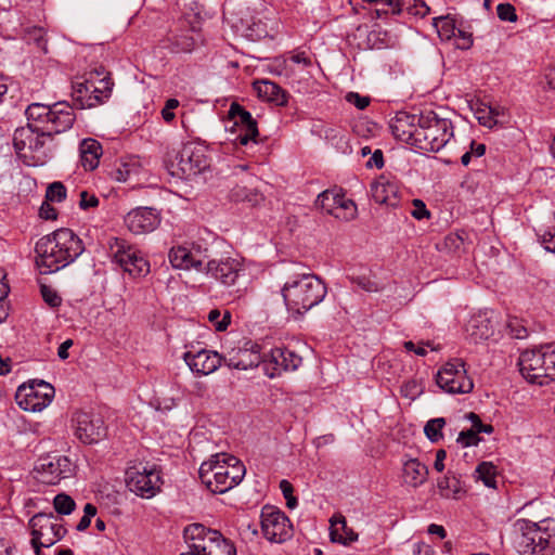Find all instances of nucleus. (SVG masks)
Listing matches in <instances>:
<instances>
[{
    "label": "nucleus",
    "mask_w": 555,
    "mask_h": 555,
    "mask_svg": "<svg viewBox=\"0 0 555 555\" xmlns=\"http://www.w3.org/2000/svg\"><path fill=\"white\" fill-rule=\"evenodd\" d=\"M126 475L129 490L139 496L151 499L160 490V473L155 466H134Z\"/></svg>",
    "instance_id": "f3484780"
},
{
    "label": "nucleus",
    "mask_w": 555,
    "mask_h": 555,
    "mask_svg": "<svg viewBox=\"0 0 555 555\" xmlns=\"http://www.w3.org/2000/svg\"><path fill=\"white\" fill-rule=\"evenodd\" d=\"M346 101L353 104L359 109H364L370 104L369 96H362L357 92H349L346 94Z\"/></svg>",
    "instance_id": "680f3d73"
},
{
    "label": "nucleus",
    "mask_w": 555,
    "mask_h": 555,
    "mask_svg": "<svg viewBox=\"0 0 555 555\" xmlns=\"http://www.w3.org/2000/svg\"><path fill=\"white\" fill-rule=\"evenodd\" d=\"M179 106L177 99H169L166 101L165 106L162 109V117L166 122H171L175 119L173 109Z\"/></svg>",
    "instance_id": "052dcab7"
},
{
    "label": "nucleus",
    "mask_w": 555,
    "mask_h": 555,
    "mask_svg": "<svg viewBox=\"0 0 555 555\" xmlns=\"http://www.w3.org/2000/svg\"><path fill=\"white\" fill-rule=\"evenodd\" d=\"M280 489L286 500V506L288 508H294L297 505V499L293 495V485L288 480H281Z\"/></svg>",
    "instance_id": "6e6d98bb"
},
{
    "label": "nucleus",
    "mask_w": 555,
    "mask_h": 555,
    "mask_svg": "<svg viewBox=\"0 0 555 555\" xmlns=\"http://www.w3.org/2000/svg\"><path fill=\"white\" fill-rule=\"evenodd\" d=\"M541 237H542V242L545 246V249L548 251L555 253V215H554V218H553L551 224L543 232Z\"/></svg>",
    "instance_id": "603ef678"
},
{
    "label": "nucleus",
    "mask_w": 555,
    "mask_h": 555,
    "mask_svg": "<svg viewBox=\"0 0 555 555\" xmlns=\"http://www.w3.org/2000/svg\"><path fill=\"white\" fill-rule=\"evenodd\" d=\"M467 337L474 343L489 339L494 334V323L488 312H478L468 320L465 327Z\"/></svg>",
    "instance_id": "bb28decb"
},
{
    "label": "nucleus",
    "mask_w": 555,
    "mask_h": 555,
    "mask_svg": "<svg viewBox=\"0 0 555 555\" xmlns=\"http://www.w3.org/2000/svg\"><path fill=\"white\" fill-rule=\"evenodd\" d=\"M289 61L295 64H301L304 67H310L312 65L311 57L304 51L293 52L289 56Z\"/></svg>",
    "instance_id": "774afa93"
},
{
    "label": "nucleus",
    "mask_w": 555,
    "mask_h": 555,
    "mask_svg": "<svg viewBox=\"0 0 555 555\" xmlns=\"http://www.w3.org/2000/svg\"><path fill=\"white\" fill-rule=\"evenodd\" d=\"M75 119V112L67 102H56L51 105L44 132H49L50 138L53 140V134L70 129Z\"/></svg>",
    "instance_id": "4be33fe9"
},
{
    "label": "nucleus",
    "mask_w": 555,
    "mask_h": 555,
    "mask_svg": "<svg viewBox=\"0 0 555 555\" xmlns=\"http://www.w3.org/2000/svg\"><path fill=\"white\" fill-rule=\"evenodd\" d=\"M446 425V421L442 417H437L428 421L425 425L424 431L427 438L431 442H437L442 438V428Z\"/></svg>",
    "instance_id": "a18cd8bd"
},
{
    "label": "nucleus",
    "mask_w": 555,
    "mask_h": 555,
    "mask_svg": "<svg viewBox=\"0 0 555 555\" xmlns=\"http://www.w3.org/2000/svg\"><path fill=\"white\" fill-rule=\"evenodd\" d=\"M168 41L170 50L175 53L191 52L195 46V40L189 31L175 34L168 38Z\"/></svg>",
    "instance_id": "ea45409f"
},
{
    "label": "nucleus",
    "mask_w": 555,
    "mask_h": 555,
    "mask_svg": "<svg viewBox=\"0 0 555 555\" xmlns=\"http://www.w3.org/2000/svg\"><path fill=\"white\" fill-rule=\"evenodd\" d=\"M428 467L417 459H410L402 466V483L411 488H418L428 478Z\"/></svg>",
    "instance_id": "c85d7f7f"
},
{
    "label": "nucleus",
    "mask_w": 555,
    "mask_h": 555,
    "mask_svg": "<svg viewBox=\"0 0 555 555\" xmlns=\"http://www.w3.org/2000/svg\"><path fill=\"white\" fill-rule=\"evenodd\" d=\"M518 365L521 375L531 384L543 386L555 380V350L551 347L525 350Z\"/></svg>",
    "instance_id": "39448f33"
},
{
    "label": "nucleus",
    "mask_w": 555,
    "mask_h": 555,
    "mask_svg": "<svg viewBox=\"0 0 555 555\" xmlns=\"http://www.w3.org/2000/svg\"><path fill=\"white\" fill-rule=\"evenodd\" d=\"M246 473L244 464L234 455L217 453L202 463L198 474L212 493H225L237 486Z\"/></svg>",
    "instance_id": "f03ea898"
},
{
    "label": "nucleus",
    "mask_w": 555,
    "mask_h": 555,
    "mask_svg": "<svg viewBox=\"0 0 555 555\" xmlns=\"http://www.w3.org/2000/svg\"><path fill=\"white\" fill-rule=\"evenodd\" d=\"M496 14L501 21L512 23L517 21L516 10L511 3H500L496 7Z\"/></svg>",
    "instance_id": "3c124183"
},
{
    "label": "nucleus",
    "mask_w": 555,
    "mask_h": 555,
    "mask_svg": "<svg viewBox=\"0 0 555 555\" xmlns=\"http://www.w3.org/2000/svg\"><path fill=\"white\" fill-rule=\"evenodd\" d=\"M228 116L237 128L250 125V122L255 120L251 114L237 103L231 104Z\"/></svg>",
    "instance_id": "a19ab883"
},
{
    "label": "nucleus",
    "mask_w": 555,
    "mask_h": 555,
    "mask_svg": "<svg viewBox=\"0 0 555 555\" xmlns=\"http://www.w3.org/2000/svg\"><path fill=\"white\" fill-rule=\"evenodd\" d=\"M99 205V198L94 194H90L87 191L80 192L79 207L81 209L94 208Z\"/></svg>",
    "instance_id": "0e129e2a"
},
{
    "label": "nucleus",
    "mask_w": 555,
    "mask_h": 555,
    "mask_svg": "<svg viewBox=\"0 0 555 555\" xmlns=\"http://www.w3.org/2000/svg\"><path fill=\"white\" fill-rule=\"evenodd\" d=\"M436 383L448 393H469L474 389L465 362L460 358L448 361L438 370Z\"/></svg>",
    "instance_id": "6e6552de"
},
{
    "label": "nucleus",
    "mask_w": 555,
    "mask_h": 555,
    "mask_svg": "<svg viewBox=\"0 0 555 555\" xmlns=\"http://www.w3.org/2000/svg\"><path fill=\"white\" fill-rule=\"evenodd\" d=\"M35 478L44 485H57L74 473L72 461L60 454H46L38 459L35 468Z\"/></svg>",
    "instance_id": "9d476101"
},
{
    "label": "nucleus",
    "mask_w": 555,
    "mask_h": 555,
    "mask_svg": "<svg viewBox=\"0 0 555 555\" xmlns=\"http://www.w3.org/2000/svg\"><path fill=\"white\" fill-rule=\"evenodd\" d=\"M467 238L465 231L450 233L443 240V248L451 254L460 255L466 249Z\"/></svg>",
    "instance_id": "58836bf2"
},
{
    "label": "nucleus",
    "mask_w": 555,
    "mask_h": 555,
    "mask_svg": "<svg viewBox=\"0 0 555 555\" xmlns=\"http://www.w3.org/2000/svg\"><path fill=\"white\" fill-rule=\"evenodd\" d=\"M52 141L49 132L31 125L17 128L13 135L15 153L27 166L44 165L51 151L49 143Z\"/></svg>",
    "instance_id": "20e7f679"
},
{
    "label": "nucleus",
    "mask_w": 555,
    "mask_h": 555,
    "mask_svg": "<svg viewBox=\"0 0 555 555\" xmlns=\"http://www.w3.org/2000/svg\"><path fill=\"white\" fill-rule=\"evenodd\" d=\"M139 163L133 158H121L116 160L108 171V176L116 182H126L132 175H138Z\"/></svg>",
    "instance_id": "72a5a7b5"
},
{
    "label": "nucleus",
    "mask_w": 555,
    "mask_h": 555,
    "mask_svg": "<svg viewBox=\"0 0 555 555\" xmlns=\"http://www.w3.org/2000/svg\"><path fill=\"white\" fill-rule=\"evenodd\" d=\"M83 513V516L81 517L76 527L78 531H83L90 526L91 518L96 514V507L91 503H87L85 505Z\"/></svg>",
    "instance_id": "5fc2aeb1"
},
{
    "label": "nucleus",
    "mask_w": 555,
    "mask_h": 555,
    "mask_svg": "<svg viewBox=\"0 0 555 555\" xmlns=\"http://www.w3.org/2000/svg\"><path fill=\"white\" fill-rule=\"evenodd\" d=\"M258 179L253 175H244L237 178L230 190V198L233 202H247L250 205H258L263 201L262 194L257 188Z\"/></svg>",
    "instance_id": "b1692460"
},
{
    "label": "nucleus",
    "mask_w": 555,
    "mask_h": 555,
    "mask_svg": "<svg viewBox=\"0 0 555 555\" xmlns=\"http://www.w3.org/2000/svg\"><path fill=\"white\" fill-rule=\"evenodd\" d=\"M301 362V357L295 351L285 347H276L271 350L270 359L267 363L273 366V372L268 373V375L274 377L281 375L282 372L295 371L300 366Z\"/></svg>",
    "instance_id": "a878e982"
},
{
    "label": "nucleus",
    "mask_w": 555,
    "mask_h": 555,
    "mask_svg": "<svg viewBox=\"0 0 555 555\" xmlns=\"http://www.w3.org/2000/svg\"><path fill=\"white\" fill-rule=\"evenodd\" d=\"M168 257L173 268L185 270L194 268L197 271H204V262L208 259L207 249H202L198 245H193L190 248L172 247Z\"/></svg>",
    "instance_id": "6ab92c4d"
},
{
    "label": "nucleus",
    "mask_w": 555,
    "mask_h": 555,
    "mask_svg": "<svg viewBox=\"0 0 555 555\" xmlns=\"http://www.w3.org/2000/svg\"><path fill=\"white\" fill-rule=\"evenodd\" d=\"M268 69L270 73L278 75V76H291L293 70L288 66V60L283 56H278L271 60V62L268 64Z\"/></svg>",
    "instance_id": "8fccbe9b"
},
{
    "label": "nucleus",
    "mask_w": 555,
    "mask_h": 555,
    "mask_svg": "<svg viewBox=\"0 0 555 555\" xmlns=\"http://www.w3.org/2000/svg\"><path fill=\"white\" fill-rule=\"evenodd\" d=\"M514 527L520 533L517 543L525 555H555L550 550L546 532H543L535 522L518 519Z\"/></svg>",
    "instance_id": "9b49d317"
},
{
    "label": "nucleus",
    "mask_w": 555,
    "mask_h": 555,
    "mask_svg": "<svg viewBox=\"0 0 555 555\" xmlns=\"http://www.w3.org/2000/svg\"><path fill=\"white\" fill-rule=\"evenodd\" d=\"M54 509L62 515H69L75 509V501L65 493L57 494L53 500Z\"/></svg>",
    "instance_id": "de8ad7c7"
},
{
    "label": "nucleus",
    "mask_w": 555,
    "mask_h": 555,
    "mask_svg": "<svg viewBox=\"0 0 555 555\" xmlns=\"http://www.w3.org/2000/svg\"><path fill=\"white\" fill-rule=\"evenodd\" d=\"M452 137L453 128L449 119L439 118L434 112L420 115L415 147L426 152H438Z\"/></svg>",
    "instance_id": "423d86ee"
},
{
    "label": "nucleus",
    "mask_w": 555,
    "mask_h": 555,
    "mask_svg": "<svg viewBox=\"0 0 555 555\" xmlns=\"http://www.w3.org/2000/svg\"><path fill=\"white\" fill-rule=\"evenodd\" d=\"M51 105H46L41 103H33L26 109V115L28 119L27 125H31L34 128H38L40 130H44L47 127V121L49 119Z\"/></svg>",
    "instance_id": "c9c22d12"
},
{
    "label": "nucleus",
    "mask_w": 555,
    "mask_h": 555,
    "mask_svg": "<svg viewBox=\"0 0 555 555\" xmlns=\"http://www.w3.org/2000/svg\"><path fill=\"white\" fill-rule=\"evenodd\" d=\"M238 134L235 139L241 145H247L250 141L257 143V137L259 134L257 121L254 120L250 125L238 128Z\"/></svg>",
    "instance_id": "c03bdc74"
},
{
    "label": "nucleus",
    "mask_w": 555,
    "mask_h": 555,
    "mask_svg": "<svg viewBox=\"0 0 555 555\" xmlns=\"http://www.w3.org/2000/svg\"><path fill=\"white\" fill-rule=\"evenodd\" d=\"M52 202L47 199L42 203L39 208V216L44 220H56L57 210L51 205Z\"/></svg>",
    "instance_id": "338daca9"
},
{
    "label": "nucleus",
    "mask_w": 555,
    "mask_h": 555,
    "mask_svg": "<svg viewBox=\"0 0 555 555\" xmlns=\"http://www.w3.org/2000/svg\"><path fill=\"white\" fill-rule=\"evenodd\" d=\"M254 89L256 90L258 96L264 101L272 102L280 106L287 104L286 92L273 81H256L254 82Z\"/></svg>",
    "instance_id": "2f4dec72"
},
{
    "label": "nucleus",
    "mask_w": 555,
    "mask_h": 555,
    "mask_svg": "<svg viewBox=\"0 0 555 555\" xmlns=\"http://www.w3.org/2000/svg\"><path fill=\"white\" fill-rule=\"evenodd\" d=\"M437 487L440 492V495L444 499L457 500L461 499V496L465 492L463 490L460 479L454 475L451 476L449 474L446 475L440 480H438Z\"/></svg>",
    "instance_id": "e433bc0d"
},
{
    "label": "nucleus",
    "mask_w": 555,
    "mask_h": 555,
    "mask_svg": "<svg viewBox=\"0 0 555 555\" xmlns=\"http://www.w3.org/2000/svg\"><path fill=\"white\" fill-rule=\"evenodd\" d=\"M317 207L338 220L350 221L357 217L356 203L347 198L341 190L331 189L320 193L315 201Z\"/></svg>",
    "instance_id": "2eb2a0df"
},
{
    "label": "nucleus",
    "mask_w": 555,
    "mask_h": 555,
    "mask_svg": "<svg viewBox=\"0 0 555 555\" xmlns=\"http://www.w3.org/2000/svg\"><path fill=\"white\" fill-rule=\"evenodd\" d=\"M281 293L288 311L304 314L324 300L327 287L315 274L300 273L286 281Z\"/></svg>",
    "instance_id": "7ed1b4c3"
},
{
    "label": "nucleus",
    "mask_w": 555,
    "mask_h": 555,
    "mask_svg": "<svg viewBox=\"0 0 555 555\" xmlns=\"http://www.w3.org/2000/svg\"><path fill=\"white\" fill-rule=\"evenodd\" d=\"M477 478L480 479L485 486L495 488L496 485V467L490 462H482L476 468Z\"/></svg>",
    "instance_id": "79ce46f5"
},
{
    "label": "nucleus",
    "mask_w": 555,
    "mask_h": 555,
    "mask_svg": "<svg viewBox=\"0 0 555 555\" xmlns=\"http://www.w3.org/2000/svg\"><path fill=\"white\" fill-rule=\"evenodd\" d=\"M261 532L272 543H283L293 537L289 518L279 508L266 505L261 509Z\"/></svg>",
    "instance_id": "ddd939ff"
},
{
    "label": "nucleus",
    "mask_w": 555,
    "mask_h": 555,
    "mask_svg": "<svg viewBox=\"0 0 555 555\" xmlns=\"http://www.w3.org/2000/svg\"><path fill=\"white\" fill-rule=\"evenodd\" d=\"M93 89L91 94L87 98V106L92 107L102 104L106 99L111 96L114 82L109 76L100 77L99 73H93Z\"/></svg>",
    "instance_id": "473e14b6"
},
{
    "label": "nucleus",
    "mask_w": 555,
    "mask_h": 555,
    "mask_svg": "<svg viewBox=\"0 0 555 555\" xmlns=\"http://www.w3.org/2000/svg\"><path fill=\"white\" fill-rule=\"evenodd\" d=\"M211 535V533H209ZM218 541L206 555H236L234 545L227 540L221 533H212Z\"/></svg>",
    "instance_id": "37998d69"
},
{
    "label": "nucleus",
    "mask_w": 555,
    "mask_h": 555,
    "mask_svg": "<svg viewBox=\"0 0 555 555\" xmlns=\"http://www.w3.org/2000/svg\"><path fill=\"white\" fill-rule=\"evenodd\" d=\"M76 438L85 444H94L106 437L107 428L99 414L77 411L72 416Z\"/></svg>",
    "instance_id": "4468645a"
},
{
    "label": "nucleus",
    "mask_w": 555,
    "mask_h": 555,
    "mask_svg": "<svg viewBox=\"0 0 555 555\" xmlns=\"http://www.w3.org/2000/svg\"><path fill=\"white\" fill-rule=\"evenodd\" d=\"M386 5L389 7L393 15H399L404 11L413 15L423 14V9L426 8L423 0H386Z\"/></svg>",
    "instance_id": "4c0bfd02"
},
{
    "label": "nucleus",
    "mask_w": 555,
    "mask_h": 555,
    "mask_svg": "<svg viewBox=\"0 0 555 555\" xmlns=\"http://www.w3.org/2000/svg\"><path fill=\"white\" fill-rule=\"evenodd\" d=\"M41 295H42L43 300L50 307H53V308L57 307L62 302V299L57 295V293L54 289H52L51 287L47 286V285H42L41 286Z\"/></svg>",
    "instance_id": "4d7b16f0"
},
{
    "label": "nucleus",
    "mask_w": 555,
    "mask_h": 555,
    "mask_svg": "<svg viewBox=\"0 0 555 555\" xmlns=\"http://www.w3.org/2000/svg\"><path fill=\"white\" fill-rule=\"evenodd\" d=\"M160 223L157 211L149 207H138L125 216V224L134 234L154 231Z\"/></svg>",
    "instance_id": "412c9836"
},
{
    "label": "nucleus",
    "mask_w": 555,
    "mask_h": 555,
    "mask_svg": "<svg viewBox=\"0 0 555 555\" xmlns=\"http://www.w3.org/2000/svg\"><path fill=\"white\" fill-rule=\"evenodd\" d=\"M392 134L400 141L415 146L416 133L420 129V116L399 112L390 121Z\"/></svg>",
    "instance_id": "5701e85b"
},
{
    "label": "nucleus",
    "mask_w": 555,
    "mask_h": 555,
    "mask_svg": "<svg viewBox=\"0 0 555 555\" xmlns=\"http://www.w3.org/2000/svg\"><path fill=\"white\" fill-rule=\"evenodd\" d=\"M108 247L113 259L132 278L145 276L150 272L149 261L127 241L112 237Z\"/></svg>",
    "instance_id": "1a4fd4ad"
},
{
    "label": "nucleus",
    "mask_w": 555,
    "mask_h": 555,
    "mask_svg": "<svg viewBox=\"0 0 555 555\" xmlns=\"http://www.w3.org/2000/svg\"><path fill=\"white\" fill-rule=\"evenodd\" d=\"M183 359L192 372L202 375L214 373L221 364V357L218 352L206 349L196 352L188 351L184 353Z\"/></svg>",
    "instance_id": "393cba45"
},
{
    "label": "nucleus",
    "mask_w": 555,
    "mask_h": 555,
    "mask_svg": "<svg viewBox=\"0 0 555 555\" xmlns=\"http://www.w3.org/2000/svg\"><path fill=\"white\" fill-rule=\"evenodd\" d=\"M400 391L402 396L415 399L421 393V388L415 380H408L401 386Z\"/></svg>",
    "instance_id": "e2e57ef3"
},
{
    "label": "nucleus",
    "mask_w": 555,
    "mask_h": 555,
    "mask_svg": "<svg viewBox=\"0 0 555 555\" xmlns=\"http://www.w3.org/2000/svg\"><path fill=\"white\" fill-rule=\"evenodd\" d=\"M399 186L389 177L380 176L371 185L373 199L378 204L395 206L398 203Z\"/></svg>",
    "instance_id": "cd10ccee"
},
{
    "label": "nucleus",
    "mask_w": 555,
    "mask_h": 555,
    "mask_svg": "<svg viewBox=\"0 0 555 555\" xmlns=\"http://www.w3.org/2000/svg\"><path fill=\"white\" fill-rule=\"evenodd\" d=\"M82 241L69 229H59L36 244V264L41 274L59 271L83 251Z\"/></svg>",
    "instance_id": "f257e3e1"
},
{
    "label": "nucleus",
    "mask_w": 555,
    "mask_h": 555,
    "mask_svg": "<svg viewBox=\"0 0 555 555\" xmlns=\"http://www.w3.org/2000/svg\"><path fill=\"white\" fill-rule=\"evenodd\" d=\"M224 362L232 369L248 370L259 364L260 354L247 348H233L224 356Z\"/></svg>",
    "instance_id": "c756f323"
},
{
    "label": "nucleus",
    "mask_w": 555,
    "mask_h": 555,
    "mask_svg": "<svg viewBox=\"0 0 555 555\" xmlns=\"http://www.w3.org/2000/svg\"><path fill=\"white\" fill-rule=\"evenodd\" d=\"M331 540L333 542H338L343 544H347L349 542H353L358 539V534L352 531V529L348 528L347 521L344 517L338 519L331 520Z\"/></svg>",
    "instance_id": "f704fd0d"
},
{
    "label": "nucleus",
    "mask_w": 555,
    "mask_h": 555,
    "mask_svg": "<svg viewBox=\"0 0 555 555\" xmlns=\"http://www.w3.org/2000/svg\"><path fill=\"white\" fill-rule=\"evenodd\" d=\"M54 392L51 384L44 380H33L29 385L17 388L15 399L23 410L40 412L51 403Z\"/></svg>",
    "instance_id": "f8f14e48"
},
{
    "label": "nucleus",
    "mask_w": 555,
    "mask_h": 555,
    "mask_svg": "<svg viewBox=\"0 0 555 555\" xmlns=\"http://www.w3.org/2000/svg\"><path fill=\"white\" fill-rule=\"evenodd\" d=\"M207 168H209L207 147L195 142L184 144L177 156V173L190 179Z\"/></svg>",
    "instance_id": "dca6fc26"
},
{
    "label": "nucleus",
    "mask_w": 555,
    "mask_h": 555,
    "mask_svg": "<svg viewBox=\"0 0 555 555\" xmlns=\"http://www.w3.org/2000/svg\"><path fill=\"white\" fill-rule=\"evenodd\" d=\"M206 274L224 286H232L236 283L241 272L244 271L242 259L225 257L208 260L204 267Z\"/></svg>",
    "instance_id": "a211bd4d"
},
{
    "label": "nucleus",
    "mask_w": 555,
    "mask_h": 555,
    "mask_svg": "<svg viewBox=\"0 0 555 555\" xmlns=\"http://www.w3.org/2000/svg\"><path fill=\"white\" fill-rule=\"evenodd\" d=\"M221 312L218 309H212L208 313V321L215 326V328L219 332L225 331L231 322V313L228 310H224L222 318Z\"/></svg>",
    "instance_id": "49530a36"
},
{
    "label": "nucleus",
    "mask_w": 555,
    "mask_h": 555,
    "mask_svg": "<svg viewBox=\"0 0 555 555\" xmlns=\"http://www.w3.org/2000/svg\"><path fill=\"white\" fill-rule=\"evenodd\" d=\"M28 39H33L37 47L44 53L47 52V40L44 39V30L40 27H34L27 31Z\"/></svg>",
    "instance_id": "bf43d9fd"
},
{
    "label": "nucleus",
    "mask_w": 555,
    "mask_h": 555,
    "mask_svg": "<svg viewBox=\"0 0 555 555\" xmlns=\"http://www.w3.org/2000/svg\"><path fill=\"white\" fill-rule=\"evenodd\" d=\"M467 420L472 423V428L476 430L477 434L485 433V434H492L493 433V426L490 424H482L480 417L474 413L469 412L466 415Z\"/></svg>",
    "instance_id": "864d4df0"
},
{
    "label": "nucleus",
    "mask_w": 555,
    "mask_h": 555,
    "mask_svg": "<svg viewBox=\"0 0 555 555\" xmlns=\"http://www.w3.org/2000/svg\"><path fill=\"white\" fill-rule=\"evenodd\" d=\"M80 163L86 170H94L102 156V146L95 139H83L79 145Z\"/></svg>",
    "instance_id": "7c9ffc66"
},
{
    "label": "nucleus",
    "mask_w": 555,
    "mask_h": 555,
    "mask_svg": "<svg viewBox=\"0 0 555 555\" xmlns=\"http://www.w3.org/2000/svg\"><path fill=\"white\" fill-rule=\"evenodd\" d=\"M209 533H220L217 530L206 528L201 524L189 525L184 529V538L189 543L190 551L186 554L206 555L218 541Z\"/></svg>",
    "instance_id": "aec40b11"
},
{
    "label": "nucleus",
    "mask_w": 555,
    "mask_h": 555,
    "mask_svg": "<svg viewBox=\"0 0 555 555\" xmlns=\"http://www.w3.org/2000/svg\"><path fill=\"white\" fill-rule=\"evenodd\" d=\"M29 527L34 548L50 547L63 539L67 532L63 519L56 518L53 514H36L30 518Z\"/></svg>",
    "instance_id": "0eeeda50"
},
{
    "label": "nucleus",
    "mask_w": 555,
    "mask_h": 555,
    "mask_svg": "<svg viewBox=\"0 0 555 555\" xmlns=\"http://www.w3.org/2000/svg\"><path fill=\"white\" fill-rule=\"evenodd\" d=\"M66 198V188L62 182L51 183L46 191V199L52 203H61Z\"/></svg>",
    "instance_id": "09e8293b"
},
{
    "label": "nucleus",
    "mask_w": 555,
    "mask_h": 555,
    "mask_svg": "<svg viewBox=\"0 0 555 555\" xmlns=\"http://www.w3.org/2000/svg\"><path fill=\"white\" fill-rule=\"evenodd\" d=\"M414 209L412 210L411 215L417 219L422 220L423 218H428L430 216L429 210L426 208V205L422 199H413L412 202Z\"/></svg>",
    "instance_id": "69168bd1"
},
{
    "label": "nucleus",
    "mask_w": 555,
    "mask_h": 555,
    "mask_svg": "<svg viewBox=\"0 0 555 555\" xmlns=\"http://www.w3.org/2000/svg\"><path fill=\"white\" fill-rule=\"evenodd\" d=\"M477 435L478 434L473 428L463 430L457 437V442H460L463 447L476 446L480 440Z\"/></svg>",
    "instance_id": "13d9d810"
}]
</instances>
